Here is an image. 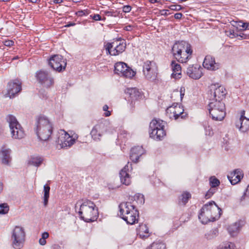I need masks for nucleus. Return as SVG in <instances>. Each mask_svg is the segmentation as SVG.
<instances>
[{"instance_id":"nucleus-27","label":"nucleus","mask_w":249,"mask_h":249,"mask_svg":"<svg viewBox=\"0 0 249 249\" xmlns=\"http://www.w3.org/2000/svg\"><path fill=\"white\" fill-rule=\"evenodd\" d=\"M171 65L173 71L171 77L175 79H179L180 78L181 73L180 65L177 63L175 61H172Z\"/></svg>"},{"instance_id":"nucleus-9","label":"nucleus","mask_w":249,"mask_h":249,"mask_svg":"<svg viewBox=\"0 0 249 249\" xmlns=\"http://www.w3.org/2000/svg\"><path fill=\"white\" fill-rule=\"evenodd\" d=\"M10 128L12 137L14 139H21L24 137L25 133L21 125L16 118L12 115H8L6 118Z\"/></svg>"},{"instance_id":"nucleus-64","label":"nucleus","mask_w":249,"mask_h":249,"mask_svg":"<svg viewBox=\"0 0 249 249\" xmlns=\"http://www.w3.org/2000/svg\"><path fill=\"white\" fill-rule=\"evenodd\" d=\"M74 2L77 3L80 2L81 0H72Z\"/></svg>"},{"instance_id":"nucleus-11","label":"nucleus","mask_w":249,"mask_h":249,"mask_svg":"<svg viewBox=\"0 0 249 249\" xmlns=\"http://www.w3.org/2000/svg\"><path fill=\"white\" fill-rule=\"evenodd\" d=\"M166 115L170 119L177 120L179 118L184 119L187 114L184 112L183 107L178 103H174L166 110Z\"/></svg>"},{"instance_id":"nucleus-55","label":"nucleus","mask_w":249,"mask_h":249,"mask_svg":"<svg viewBox=\"0 0 249 249\" xmlns=\"http://www.w3.org/2000/svg\"><path fill=\"white\" fill-rule=\"evenodd\" d=\"M39 243L41 245H45L46 244V241L45 239H44L43 238H40L39 240Z\"/></svg>"},{"instance_id":"nucleus-18","label":"nucleus","mask_w":249,"mask_h":249,"mask_svg":"<svg viewBox=\"0 0 249 249\" xmlns=\"http://www.w3.org/2000/svg\"><path fill=\"white\" fill-rule=\"evenodd\" d=\"M64 134H62L58 138L57 143L61 148L70 147L75 142V140L72 138L66 131L63 130Z\"/></svg>"},{"instance_id":"nucleus-33","label":"nucleus","mask_w":249,"mask_h":249,"mask_svg":"<svg viewBox=\"0 0 249 249\" xmlns=\"http://www.w3.org/2000/svg\"><path fill=\"white\" fill-rule=\"evenodd\" d=\"M50 187L47 185L45 184L44 186V196H43V203L45 206H46L48 204V199L50 196Z\"/></svg>"},{"instance_id":"nucleus-59","label":"nucleus","mask_w":249,"mask_h":249,"mask_svg":"<svg viewBox=\"0 0 249 249\" xmlns=\"http://www.w3.org/2000/svg\"><path fill=\"white\" fill-rule=\"evenodd\" d=\"M75 25V23L71 22V23H69L67 25H66V27H68L74 26Z\"/></svg>"},{"instance_id":"nucleus-24","label":"nucleus","mask_w":249,"mask_h":249,"mask_svg":"<svg viewBox=\"0 0 249 249\" xmlns=\"http://www.w3.org/2000/svg\"><path fill=\"white\" fill-rule=\"evenodd\" d=\"M243 176L242 171L240 169H236L228 176V178L231 184L235 185L241 180Z\"/></svg>"},{"instance_id":"nucleus-25","label":"nucleus","mask_w":249,"mask_h":249,"mask_svg":"<svg viewBox=\"0 0 249 249\" xmlns=\"http://www.w3.org/2000/svg\"><path fill=\"white\" fill-rule=\"evenodd\" d=\"M126 93L129 95L132 102L139 100L142 99L143 96L142 92L136 88L127 89Z\"/></svg>"},{"instance_id":"nucleus-16","label":"nucleus","mask_w":249,"mask_h":249,"mask_svg":"<svg viewBox=\"0 0 249 249\" xmlns=\"http://www.w3.org/2000/svg\"><path fill=\"white\" fill-rule=\"evenodd\" d=\"M37 81L44 87L49 88L54 83L53 78L46 71L40 70L36 73Z\"/></svg>"},{"instance_id":"nucleus-19","label":"nucleus","mask_w":249,"mask_h":249,"mask_svg":"<svg viewBox=\"0 0 249 249\" xmlns=\"http://www.w3.org/2000/svg\"><path fill=\"white\" fill-rule=\"evenodd\" d=\"M203 66L208 70L215 71L220 67V64L215 62L214 58L212 56L208 55L205 56L203 63Z\"/></svg>"},{"instance_id":"nucleus-15","label":"nucleus","mask_w":249,"mask_h":249,"mask_svg":"<svg viewBox=\"0 0 249 249\" xmlns=\"http://www.w3.org/2000/svg\"><path fill=\"white\" fill-rule=\"evenodd\" d=\"M226 93V90L223 86H219L218 84H215L210 86L209 97L211 101L214 100L221 101Z\"/></svg>"},{"instance_id":"nucleus-43","label":"nucleus","mask_w":249,"mask_h":249,"mask_svg":"<svg viewBox=\"0 0 249 249\" xmlns=\"http://www.w3.org/2000/svg\"><path fill=\"white\" fill-rule=\"evenodd\" d=\"M108 107L107 105H104L103 107V110L106 111V112L105 113V116L106 117L109 116L111 114L110 112L109 111H108Z\"/></svg>"},{"instance_id":"nucleus-58","label":"nucleus","mask_w":249,"mask_h":249,"mask_svg":"<svg viewBox=\"0 0 249 249\" xmlns=\"http://www.w3.org/2000/svg\"><path fill=\"white\" fill-rule=\"evenodd\" d=\"M208 128H209V127H208ZM208 130H209V133L208 134V133H207L208 130H207V129H206V134H207V135L208 134V135H212L213 134V131H210V129H209Z\"/></svg>"},{"instance_id":"nucleus-26","label":"nucleus","mask_w":249,"mask_h":249,"mask_svg":"<svg viewBox=\"0 0 249 249\" xmlns=\"http://www.w3.org/2000/svg\"><path fill=\"white\" fill-rule=\"evenodd\" d=\"M244 224L245 221L244 220H238L228 227V231L231 236H233L240 231L242 227L243 226Z\"/></svg>"},{"instance_id":"nucleus-35","label":"nucleus","mask_w":249,"mask_h":249,"mask_svg":"<svg viewBox=\"0 0 249 249\" xmlns=\"http://www.w3.org/2000/svg\"><path fill=\"white\" fill-rule=\"evenodd\" d=\"M134 199L138 204L142 205L144 203V196L141 194H136L134 196Z\"/></svg>"},{"instance_id":"nucleus-50","label":"nucleus","mask_w":249,"mask_h":249,"mask_svg":"<svg viewBox=\"0 0 249 249\" xmlns=\"http://www.w3.org/2000/svg\"><path fill=\"white\" fill-rule=\"evenodd\" d=\"M242 27L244 30H249V23H242Z\"/></svg>"},{"instance_id":"nucleus-34","label":"nucleus","mask_w":249,"mask_h":249,"mask_svg":"<svg viewBox=\"0 0 249 249\" xmlns=\"http://www.w3.org/2000/svg\"><path fill=\"white\" fill-rule=\"evenodd\" d=\"M218 231L217 229H214L205 234V237L208 240H212L218 235Z\"/></svg>"},{"instance_id":"nucleus-37","label":"nucleus","mask_w":249,"mask_h":249,"mask_svg":"<svg viewBox=\"0 0 249 249\" xmlns=\"http://www.w3.org/2000/svg\"><path fill=\"white\" fill-rule=\"evenodd\" d=\"M102 12L103 13V14L106 16H111V17H117L118 15V13L117 11H114L112 9H110L109 10H103Z\"/></svg>"},{"instance_id":"nucleus-42","label":"nucleus","mask_w":249,"mask_h":249,"mask_svg":"<svg viewBox=\"0 0 249 249\" xmlns=\"http://www.w3.org/2000/svg\"><path fill=\"white\" fill-rule=\"evenodd\" d=\"M181 8L180 5H171L169 6V8L174 11H179L181 9Z\"/></svg>"},{"instance_id":"nucleus-36","label":"nucleus","mask_w":249,"mask_h":249,"mask_svg":"<svg viewBox=\"0 0 249 249\" xmlns=\"http://www.w3.org/2000/svg\"><path fill=\"white\" fill-rule=\"evenodd\" d=\"M210 184L212 188L218 186L220 184V181L215 177H211L210 178Z\"/></svg>"},{"instance_id":"nucleus-45","label":"nucleus","mask_w":249,"mask_h":249,"mask_svg":"<svg viewBox=\"0 0 249 249\" xmlns=\"http://www.w3.org/2000/svg\"><path fill=\"white\" fill-rule=\"evenodd\" d=\"M4 45L7 47H11L14 45V41L11 40H5L3 42Z\"/></svg>"},{"instance_id":"nucleus-14","label":"nucleus","mask_w":249,"mask_h":249,"mask_svg":"<svg viewBox=\"0 0 249 249\" xmlns=\"http://www.w3.org/2000/svg\"><path fill=\"white\" fill-rule=\"evenodd\" d=\"M114 72L120 76L132 78L136 73L124 62H119L114 65Z\"/></svg>"},{"instance_id":"nucleus-7","label":"nucleus","mask_w":249,"mask_h":249,"mask_svg":"<svg viewBox=\"0 0 249 249\" xmlns=\"http://www.w3.org/2000/svg\"><path fill=\"white\" fill-rule=\"evenodd\" d=\"M164 122L160 119H153L149 124L150 137L156 140H161L166 135Z\"/></svg>"},{"instance_id":"nucleus-1","label":"nucleus","mask_w":249,"mask_h":249,"mask_svg":"<svg viewBox=\"0 0 249 249\" xmlns=\"http://www.w3.org/2000/svg\"><path fill=\"white\" fill-rule=\"evenodd\" d=\"M222 214V210L213 201H211L203 206L200 210L198 218L203 224L218 219Z\"/></svg>"},{"instance_id":"nucleus-56","label":"nucleus","mask_w":249,"mask_h":249,"mask_svg":"<svg viewBox=\"0 0 249 249\" xmlns=\"http://www.w3.org/2000/svg\"><path fill=\"white\" fill-rule=\"evenodd\" d=\"M245 111L244 110L242 111L241 114V117H240L239 120H241V119H244V118H247L245 116Z\"/></svg>"},{"instance_id":"nucleus-61","label":"nucleus","mask_w":249,"mask_h":249,"mask_svg":"<svg viewBox=\"0 0 249 249\" xmlns=\"http://www.w3.org/2000/svg\"><path fill=\"white\" fill-rule=\"evenodd\" d=\"M2 190H3V184H2V183L0 182V193L1 192Z\"/></svg>"},{"instance_id":"nucleus-52","label":"nucleus","mask_w":249,"mask_h":249,"mask_svg":"<svg viewBox=\"0 0 249 249\" xmlns=\"http://www.w3.org/2000/svg\"><path fill=\"white\" fill-rule=\"evenodd\" d=\"M132 29L133 26L130 25H127L124 27V30L127 31H130L132 30Z\"/></svg>"},{"instance_id":"nucleus-23","label":"nucleus","mask_w":249,"mask_h":249,"mask_svg":"<svg viewBox=\"0 0 249 249\" xmlns=\"http://www.w3.org/2000/svg\"><path fill=\"white\" fill-rule=\"evenodd\" d=\"M11 150L9 148H6L5 146H3L0 150L1 160L2 163L6 165H10L11 161L10 154Z\"/></svg>"},{"instance_id":"nucleus-29","label":"nucleus","mask_w":249,"mask_h":249,"mask_svg":"<svg viewBox=\"0 0 249 249\" xmlns=\"http://www.w3.org/2000/svg\"><path fill=\"white\" fill-rule=\"evenodd\" d=\"M138 235L142 239H145L150 236L148 228L145 224H141L139 228L137 229Z\"/></svg>"},{"instance_id":"nucleus-17","label":"nucleus","mask_w":249,"mask_h":249,"mask_svg":"<svg viewBox=\"0 0 249 249\" xmlns=\"http://www.w3.org/2000/svg\"><path fill=\"white\" fill-rule=\"evenodd\" d=\"M21 83L18 79L14 80L9 82L7 85V96L13 98L21 90Z\"/></svg>"},{"instance_id":"nucleus-53","label":"nucleus","mask_w":249,"mask_h":249,"mask_svg":"<svg viewBox=\"0 0 249 249\" xmlns=\"http://www.w3.org/2000/svg\"><path fill=\"white\" fill-rule=\"evenodd\" d=\"M49 235L48 232H44L42 234V238L46 240L47 238H48Z\"/></svg>"},{"instance_id":"nucleus-60","label":"nucleus","mask_w":249,"mask_h":249,"mask_svg":"<svg viewBox=\"0 0 249 249\" xmlns=\"http://www.w3.org/2000/svg\"><path fill=\"white\" fill-rule=\"evenodd\" d=\"M149 1L151 3H156V2H159V0H149Z\"/></svg>"},{"instance_id":"nucleus-41","label":"nucleus","mask_w":249,"mask_h":249,"mask_svg":"<svg viewBox=\"0 0 249 249\" xmlns=\"http://www.w3.org/2000/svg\"><path fill=\"white\" fill-rule=\"evenodd\" d=\"M221 249H236L235 245L232 243L227 244L224 247L221 248Z\"/></svg>"},{"instance_id":"nucleus-57","label":"nucleus","mask_w":249,"mask_h":249,"mask_svg":"<svg viewBox=\"0 0 249 249\" xmlns=\"http://www.w3.org/2000/svg\"><path fill=\"white\" fill-rule=\"evenodd\" d=\"M52 1L55 4H59L63 2V0H53Z\"/></svg>"},{"instance_id":"nucleus-13","label":"nucleus","mask_w":249,"mask_h":249,"mask_svg":"<svg viewBox=\"0 0 249 249\" xmlns=\"http://www.w3.org/2000/svg\"><path fill=\"white\" fill-rule=\"evenodd\" d=\"M48 64L54 70L58 72L64 71L67 65L66 59L58 54L54 55L50 57Z\"/></svg>"},{"instance_id":"nucleus-47","label":"nucleus","mask_w":249,"mask_h":249,"mask_svg":"<svg viewBox=\"0 0 249 249\" xmlns=\"http://www.w3.org/2000/svg\"><path fill=\"white\" fill-rule=\"evenodd\" d=\"M185 89L184 87H182L180 89V96L181 100H182L185 94Z\"/></svg>"},{"instance_id":"nucleus-21","label":"nucleus","mask_w":249,"mask_h":249,"mask_svg":"<svg viewBox=\"0 0 249 249\" xmlns=\"http://www.w3.org/2000/svg\"><path fill=\"white\" fill-rule=\"evenodd\" d=\"M144 153V149L142 146H137L132 148L130 158L131 160L135 163L138 162L139 158Z\"/></svg>"},{"instance_id":"nucleus-62","label":"nucleus","mask_w":249,"mask_h":249,"mask_svg":"<svg viewBox=\"0 0 249 249\" xmlns=\"http://www.w3.org/2000/svg\"><path fill=\"white\" fill-rule=\"evenodd\" d=\"M38 0H28V1L30 2L33 3H36L37 2Z\"/></svg>"},{"instance_id":"nucleus-54","label":"nucleus","mask_w":249,"mask_h":249,"mask_svg":"<svg viewBox=\"0 0 249 249\" xmlns=\"http://www.w3.org/2000/svg\"><path fill=\"white\" fill-rule=\"evenodd\" d=\"M168 10H162L160 11V14L161 15L163 16H167L168 14L167 13V12H168Z\"/></svg>"},{"instance_id":"nucleus-6","label":"nucleus","mask_w":249,"mask_h":249,"mask_svg":"<svg viewBox=\"0 0 249 249\" xmlns=\"http://www.w3.org/2000/svg\"><path fill=\"white\" fill-rule=\"evenodd\" d=\"M209 113L213 120L217 121L223 120L226 116L225 104L221 101L214 100L208 105Z\"/></svg>"},{"instance_id":"nucleus-5","label":"nucleus","mask_w":249,"mask_h":249,"mask_svg":"<svg viewBox=\"0 0 249 249\" xmlns=\"http://www.w3.org/2000/svg\"><path fill=\"white\" fill-rule=\"evenodd\" d=\"M79 214L85 222H93L98 216V209L93 202L86 200L81 204Z\"/></svg>"},{"instance_id":"nucleus-3","label":"nucleus","mask_w":249,"mask_h":249,"mask_svg":"<svg viewBox=\"0 0 249 249\" xmlns=\"http://www.w3.org/2000/svg\"><path fill=\"white\" fill-rule=\"evenodd\" d=\"M119 215L127 224L132 225L138 222L139 211L130 202H122L119 205Z\"/></svg>"},{"instance_id":"nucleus-8","label":"nucleus","mask_w":249,"mask_h":249,"mask_svg":"<svg viewBox=\"0 0 249 249\" xmlns=\"http://www.w3.org/2000/svg\"><path fill=\"white\" fill-rule=\"evenodd\" d=\"M25 231L23 227L17 226L13 229L11 237V245L15 249H21L24 246Z\"/></svg>"},{"instance_id":"nucleus-22","label":"nucleus","mask_w":249,"mask_h":249,"mask_svg":"<svg viewBox=\"0 0 249 249\" xmlns=\"http://www.w3.org/2000/svg\"><path fill=\"white\" fill-rule=\"evenodd\" d=\"M129 162L120 172V178L122 184L129 185L131 182L130 178L128 171L129 170Z\"/></svg>"},{"instance_id":"nucleus-63","label":"nucleus","mask_w":249,"mask_h":249,"mask_svg":"<svg viewBox=\"0 0 249 249\" xmlns=\"http://www.w3.org/2000/svg\"><path fill=\"white\" fill-rule=\"evenodd\" d=\"M242 23H245V22H243L242 21H239L237 23V25L239 27H242Z\"/></svg>"},{"instance_id":"nucleus-28","label":"nucleus","mask_w":249,"mask_h":249,"mask_svg":"<svg viewBox=\"0 0 249 249\" xmlns=\"http://www.w3.org/2000/svg\"><path fill=\"white\" fill-rule=\"evenodd\" d=\"M236 126L239 128L240 131L246 132L249 130V119L244 118L239 120Z\"/></svg>"},{"instance_id":"nucleus-46","label":"nucleus","mask_w":249,"mask_h":249,"mask_svg":"<svg viewBox=\"0 0 249 249\" xmlns=\"http://www.w3.org/2000/svg\"><path fill=\"white\" fill-rule=\"evenodd\" d=\"M131 10V7L129 5H125L123 7V11L124 13H128Z\"/></svg>"},{"instance_id":"nucleus-2","label":"nucleus","mask_w":249,"mask_h":249,"mask_svg":"<svg viewBox=\"0 0 249 249\" xmlns=\"http://www.w3.org/2000/svg\"><path fill=\"white\" fill-rule=\"evenodd\" d=\"M171 53L174 57L179 62L185 63L193 53L190 44L185 41H177L173 45Z\"/></svg>"},{"instance_id":"nucleus-44","label":"nucleus","mask_w":249,"mask_h":249,"mask_svg":"<svg viewBox=\"0 0 249 249\" xmlns=\"http://www.w3.org/2000/svg\"><path fill=\"white\" fill-rule=\"evenodd\" d=\"M249 197V185L248 186L246 191L244 192L243 195L242 196L241 198V200L242 201L245 198V197Z\"/></svg>"},{"instance_id":"nucleus-40","label":"nucleus","mask_w":249,"mask_h":249,"mask_svg":"<svg viewBox=\"0 0 249 249\" xmlns=\"http://www.w3.org/2000/svg\"><path fill=\"white\" fill-rule=\"evenodd\" d=\"M89 11L88 9L78 11L76 12L75 14L78 17H82L87 16L89 14Z\"/></svg>"},{"instance_id":"nucleus-31","label":"nucleus","mask_w":249,"mask_h":249,"mask_svg":"<svg viewBox=\"0 0 249 249\" xmlns=\"http://www.w3.org/2000/svg\"><path fill=\"white\" fill-rule=\"evenodd\" d=\"M43 161V157L39 156H34L31 157L28 163L36 167H39Z\"/></svg>"},{"instance_id":"nucleus-12","label":"nucleus","mask_w":249,"mask_h":249,"mask_svg":"<svg viewBox=\"0 0 249 249\" xmlns=\"http://www.w3.org/2000/svg\"><path fill=\"white\" fill-rule=\"evenodd\" d=\"M157 71L158 68L154 61L147 60L143 63L142 72L146 79L149 81L156 79Z\"/></svg>"},{"instance_id":"nucleus-49","label":"nucleus","mask_w":249,"mask_h":249,"mask_svg":"<svg viewBox=\"0 0 249 249\" xmlns=\"http://www.w3.org/2000/svg\"><path fill=\"white\" fill-rule=\"evenodd\" d=\"M92 18L96 21L101 20L102 19L101 17L99 14H95L92 17Z\"/></svg>"},{"instance_id":"nucleus-38","label":"nucleus","mask_w":249,"mask_h":249,"mask_svg":"<svg viewBox=\"0 0 249 249\" xmlns=\"http://www.w3.org/2000/svg\"><path fill=\"white\" fill-rule=\"evenodd\" d=\"M9 211V206L6 203L0 204V214H5Z\"/></svg>"},{"instance_id":"nucleus-48","label":"nucleus","mask_w":249,"mask_h":249,"mask_svg":"<svg viewBox=\"0 0 249 249\" xmlns=\"http://www.w3.org/2000/svg\"><path fill=\"white\" fill-rule=\"evenodd\" d=\"M128 135V134H127V132L126 131L123 130V131H122L120 132L119 137L120 138H126Z\"/></svg>"},{"instance_id":"nucleus-10","label":"nucleus","mask_w":249,"mask_h":249,"mask_svg":"<svg viewBox=\"0 0 249 249\" xmlns=\"http://www.w3.org/2000/svg\"><path fill=\"white\" fill-rule=\"evenodd\" d=\"M107 53L111 55H118L123 53L126 48L125 42H119L118 40H113L105 45Z\"/></svg>"},{"instance_id":"nucleus-30","label":"nucleus","mask_w":249,"mask_h":249,"mask_svg":"<svg viewBox=\"0 0 249 249\" xmlns=\"http://www.w3.org/2000/svg\"><path fill=\"white\" fill-rule=\"evenodd\" d=\"M103 124H98L95 125L92 129L90 134L92 138L94 140L97 141L100 140V138L101 137L102 134L99 132V129L101 128Z\"/></svg>"},{"instance_id":"nucleus-51","label":"nucleus","mask_w":249,"mask_h":249,"mask_svg":"<svg viewBox=\"0 0 249 249\" xmlns=\"http://www.w3.org/2000/svg\"><path fill=\"white\" fill-rule=\"evenodd\" d=\"M183 15L182 13H176L174 15V17L176 19H180L182 17Z\"/></svg>"},{"instance_id":"nucleus-39","label":"nucleus","mask_w":249,"mask_h":249,"mask_svg":"<svg viewBox=\"0 0 249 249\" xmlns=\"http://www.w3.org/2000/svg\"><path fill=\"white\" fill-rule=\"evenodd\" d=\"M216 189L214 188H211L205 194V198L208 199L210 198L215 193Z\"/></svg>"},{"instance_id":"nucleus-32","label":"nucleus","mask_w":249,"mask_h":249,"mask_svg":"<svg viewBox=\"0 0 249 249\" xmlns=\"http://www.w3.org/2000/svg\"><path fill=\"white\" fill-rule=\"evenodd\" d=\"M191 197V195L190 193L187 192H184L179 197V203L183 205H185V204L188 202V200Z\"/></svg>"},{"instance_id":"nucleus-20","label":"nucleus","mask_w":249,"mask_h":249,"mask_svg":"<svg viewBox=\"0 0 249 249\" xmlns=\"http://www.w3.org/2000/svg\"><path fill=\"white\" fill-rule=\"evenodd\" d=\"M202 69L197 65L196 66H189L187 69L186 73L191 78L198 79L202 75Z\"/></svg>"},{"instance_id":"nucleus-4","label":"nucleus","mask_w":249,"mask_h":249,"mask_svg":"<svg viewBox=\"0 0 249 249\" xmlns=\"http://www.w3.org/2000/svg\"><path fill=\"white\" fill-rule=\"evenodd\" d=\"M53 130V124L48 118L39 116L36 122V133L41 141H46L50 138Z\"/></svg>"}]
</instances>
